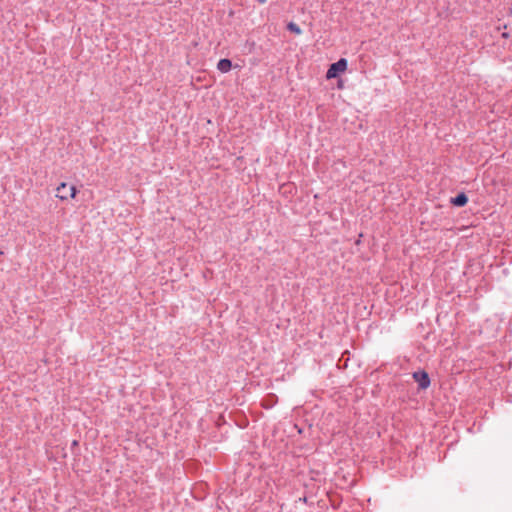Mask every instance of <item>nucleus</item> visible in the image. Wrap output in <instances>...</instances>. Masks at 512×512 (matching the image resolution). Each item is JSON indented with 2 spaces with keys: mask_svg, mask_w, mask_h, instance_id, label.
I'll return each instance as SVG.
<instances>
[{
  "mask_svg": "<svg viewBox=\"0 0 512 512\" xmlns=\"http://www.w3.org/2000/svg\"><path fill=\"white\" fill-rule=\"evenodd\" d=\"M267 0H258L259 3L264 4Z\"/></svg>",
  "mask_w": 512,
  "mask_h": 512,
  "instance_id": "obj_8",
  "label": "nucleus"
},
{
  "mask_svg": "<svg viewBox=\"0 0 512 512\" xmlns=\"http://www.w3.org/2000/svg\"><path fill=\"white\" fill-rule=\"evenodd\" d=\"M348 62L345 58L339 59L337 62L330 65L327 73V79L336 78L339 74L344 73L347 70Z\"/></svg>",
  "mask_w": 512,
  "mask_h": 512,
  "instance_id": "obj_2",
  "label": "nucleus"
},
{
  "mask_svg": "<svg viewBox=\"0 0 512 512\" xmlns=\"http://www.w3.org/2000/svg\"><path fill=\"white\" fill-rule=\"evenodd\" d=\"M232 68V63L229 59H221L217 64V69L222 73H227Z\"/></svg>",
  "mask_w": 512,
  "mask_h": 512,
  "instance_id": "obj_4",
  "label": "nucleus"
},
{
  "mask_svg": "<svg viewBox=\"0 0 512 512\" xmlns=\"http://www.w3.org/2000/svg\"><path fill=\"white\" fill-rule=\"evenodd\" d=\"M502 37H503V38H508V37H509V34L505 32V33H503V34H502Z\"/></svg>",
  "mask_w": 512,
  "mask_h": 512,
  "instance_id": "obj_7",
  "label": "nucleus"
},
{
  "mask_svg": "<svg viewBox=\"0 0 512 512\" xmlns=\"http://www.w3.org/2000/svg\"><path fill=\"white\" fill-rule=\"evenodd\" d=\"M468 202V197L464 193L458 194L456 197L451 199V203L455 206H464Z\"/></svg>",
  "mask_w": 512,
  "mask_h": 512,
  "instance_id": "obj_5",
  "label": "nucleus"
},
{
  "mask_svg": "<svg viewBox=\"0 0 512 512\" xmlns=\"http://www.w3.org/2000/svg\"><path fill=\"white\" fill-rule=\"evenodd\" d=\"M413 378L418 383L419 388L421 389H427L430 386V378L425 371L414 372Z\"/></svg>",
  "mask_w": 512,
  "mask_h": 512,
  "instance_id": "obj_3",
  "label": "nucleus"
},
{
  "mask_svg": "<svg viewBox=\"0 0 512 512\" xmlns=\"http://www.w3.org/2000/svg\"><path fill=\"white\" fill-rule=\"evenodd\" d=\"M56 197L61 201H65L68 199H74L77 195V189L74 185L68 187L67 183L62 182L56 189Z\"/></svg>",
  "mask_w": 512,
  "mask_h": 512,
  "instance_id": "obj_1",
  "label": "nucleus"
},
{
  "mask_svg": "<svg viewBox=\"0 0 512 512\" xmlns=\"http://www.w3.org/2000/svg\"><path fill=\"white\" fill-rule=\"evenodd\" d=\"M287 29L296 35L302 34L301 28L294 22H289L287 25Z\"/></svg>",
  "mask_w": 512,
  "mask_h": 512,
  "instance_id": "obj_6",
  "label": "nucleus"
}]
</instances>
